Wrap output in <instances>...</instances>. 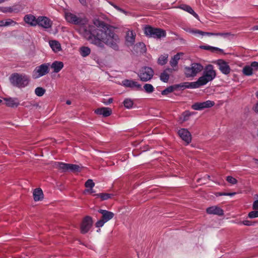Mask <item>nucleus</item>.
<instances>
[{
    "label": "nucleus",
    "instance_id": "nucleus-1",
    "mask_svg": "<svg viewBox=\"0 0 258 258\" xmlns=\"http://www.w3.org/2000/svg\"><path fill=\"white\" fill-rule=\"evenodd\" d=\"M65 18L68 22L82 27L81 33L90 43L100 48H103L106 44L115 50H118V36L114 33L112 26L99 18H94L93 25L88 26V19L85 16L81 17L68 12L66 13Z\"/></svg>",
    "mask_w": 258,
    "mask_h": 258
},
{
    "label": "nucleus",
    "instance_id": "nucleus-2",
    "mask_svg": "<svg viewBox=\"0 0 258 258\" xmlns=\"http://www.w3.org/2000/svg\"><path fill=\"white\" fill-rule=\"evenodd\" d=\"M203 70L202 75L196 81L198 88L206 85L216 77V71L212 64L206 66Z\"/></svg>",
    "mask_w": 258,
    "mask_h": 258
},
{
    "label": "nucleus",
    "instance_id": "nucleus-3",
    "mask_svg": "<svg viewBox=\"0 0 258 258\" xmlns=\"http://www.w3.org/2000/svg\"><path fill=\"white\" fill-rule=\"evenodd\" d=\"M29 77L25 74L14 73L10 77L12 85L19 88L26 87L29 84Z\"/></svg>",
    "mask_w": 258,
    "mask_h": 258
},
{
    "label": "nucleus",
    "instance_id": "nucleus-4",
    "mask_svg": "<svg viewBox=\"0 0 258 258\" xmlns=\"http://www.w3.org/2000/svg\"><path fill=\"white\" fill-rule=\"evenodd\" d=\"M203 70V66L200 63H191L189 66L184 67V74L187 78H194Z\"/></svg>",
    "mask_w": 258,
    "mask_h": 258
},
{
    "label": "nucleus",
    "instance_id": "nucleus-5",
    "mask_svg": "<svg viewBox=\"0 0 258 258\" xmlns=\"http://www.w3.org/2000/svg\"><path fill=\"white\" fill-rule=\"evenodd\" d=\"M145 35L151 38L161 39L166 36V31L160 28H154L150 25H146L144 28Z\"/></svg>",
    "mask_w": 258,
    "mask_h": 258
},
{
    "label": "nucleus",
    "instance_id": "nucleus-6",
    "mask_svg": "<svg viewBox=\"0 0 258 258\" xmlns=\"http://www.w3.org/2000/svg\"><path fill=\"white\" fill-rule=\"evenodd\" d=\"M137 74L141 81L147 82L152 79L154 72L151 67H144L141 68Z\"/></svg>",
    "mask_w": 258,
    "mask_h": 258
},
{
    "label": "nucleus",
    "instance_id": "nucleus-7",
    "mask_svg": "<svg viewBox=\"0 0 258 258\" xmlns=\"http://www.w3.org/2000/svg\"><path fill=\"white\" fill-rule=\"evenodd\" d=\"M54 165L56 168H57L58 169L61 170L62 172H78L80 171V166L76 164H68L60 162H56Z\"/></svg>",
    "mask_w": 258,
    "mask_h": 258
},
{
    "label": "nucleus",
    "instance_id": "nucleus-8",
    "mask_svg": "<svg viewBox=\"0 0 258 258\" xmlns=\"http://www.w3.org/2000/svg\"><path fill=\"white\" fill-rule=\"evenodd\" d=\"M49 63H43L35 68L33 72V77L37 79L49 72Z\"/></svg>",
    "mask_w": 258,
    "mask_h": 258
},
{
    "label": "nucleus",
    "instance_id": "nucleus-9",
    "mask_svg": "<svg viewBox=\"0 0 258 258\" xmlns=\"http://www.w3.org/2000/svg\"><path fill=\"white\" fill-rule=\"evenodd\" d=\"M37 25L45 30L51 28L53 24L52 21L46 16H39L37 17Z\"/></svg>",
    "mask_w": 258,
    "mask_h": 258
},
{
    "label": "nucleus",
    "instance_id": "nucleus-10",
    "mask_svg": "<svg viewBox=\"0 0 258 258\" xmlns=\"http://www.w3.org/2000/svg\"><path fill=\"white\" fill-rule=\"evenodd\" d=\"M215 102L211 100H207L202 102H196L191 105V108L195 110H202L213 107Z\"/></svg>",
    "mask_w": 258,
    "mask_h": 258
},
{
    "label": "nucleus",
    "instance_id": "nucleus-11",
    "mask_svg": "<svg viewBox=\"0 0 258 258\" xmlns=\"http://www.w3.org/2000/svg\"><path fill=\"white\" fill-rule=\"evenodd\" d=\"M216 64L218 67L220 71L224 75H228L231 72L230 67L227 62L223 59H218Z\"/></svg>",
    "mask_w": 258,
    "mask_h": 258
},
{
    "label": "nucleus",
    "instance_id": "nucleus-12",
    "mask_svg": "<svg viewBox=\"0 0 258 258\" xmlns=\"http://www.w3.org/2000/svg\"><path fill=\"white\" fill-rule=\"evenodd\" d=\"M258 70V62L253 61L250 65H246L244 66L242 70V73L244 75L246 76H250L253 74V72Z\"/></svg>",
    "mask_w": 258,
    "mask_h": 258
},
{
    "label": "nucleus",
    "instance_id": "nucleus-13",
    "mask_svg": "<svg viewBox=\"0 0 258 258\" xmlns=\"http://www.w3.org/2000/svg\"><path fill=\"white\" fill-rule=\"evenodd\" d=\"M178 134L180 138L184 141L186 144H188L191 141V135L190 133L186 128H180L178 131Z\"/></svg>",
    "mask_w": 258,
    "mask_h": 258
},
{
    "label": "nucleus",
    "instance_id": "nucleus-14",
    "mask_svg": "<svg viewBox=\"0 0 258 258\" xmlns=\"http://www.w3.org/2000/svg\"><path fill=\"white\" fill-rule=\"evenodd\" d=\"M92 224V220L91 217L86 216L83 219L81 226V231L82 233L88 232Z\"/></svg>",
    "mask_w": 258,
    "mask_h": 258
},
{
    "label": "nucleus",
    "instance_id": "nucleus-15",
    "mask_svg": "<svg viewBox=\"0 0 258 258\" xmlns=\"http://www.w3.org/2000/svg\"><path fill=\"white\" fill-rule=\"evenodd\" d=\"M175 89L184 90L186 88L196 89L198 88L196 82H184L174 85Z\"/></svg>",
    "mask_w": 258,
    "mask_h": 258
},
{
    "label": "nucleus",
    "instance_id": "nucleus-16",
    "mask_svg": "<svg viewBox=\"0 0 258 258\" xmlns=\"http://www.w3.org/2000/svg\"><path fill=\"white\" fill-rule=\"evenodd\" d=\"M177 70V69L167 68L164 70L160 74L159 78L161 81L164 83H167L170 75H171L173 72V71Z\"/></svg>",
    "mask_w": 258,
    "mask_h": 258
},
{
    "label": "nucleus",
    "instance_id": "nucleus-17",
    "mask_svg": "<svg viewBox=\"0 0 258 258\" xmlns=\"http://www.w3.org/2000/svg\"><path fill=\"white\" fill-rule=\"evenodd\" d=\"M4 99L6 101V105L9 107L16 108L20 104L18 98L16 97L5 98Z\"/></svg>",
    "mask_w": 258,
    "mask_h": 258
},
{
    "label": "nucleus",
    "instance_id": "nucleus-18",
    "mask_svg": "<svg viewBox=\"0 0 258 258\" xmlns=\"http://www.w3.org/2000/svg\"><path fill=\"white\" fill-rule=\"evenodd\" d=\"M122 84L126 87L131 88L132 89H136L137 90L141 89V85L137 82L132 80H124L122 82Z\"/></svg>",
    "mask_w": 258,
    "mask_h": 258
},
{
    "label": "nucleus",
    "instance_id": "nucleus-19",
    "mask_svg": "<svg viewBox=\"0 0 258 258\" xmlns=\"http://www.w3.org/2000/svg\"><path fill=\"white\" fill-rule=\"evenodd\" d=\"M206 212L209 214L217 215L218 216H223L224 215V211L220 207L214 206L208 208Z\"/></svg>",
    "mask_w": 258,
    "mask_h": 258
},
{
    "label": "nucleus",
    "instance_id": "nucleus-20",
    "mask_svg": "<svg viewBox=\"0 0 258 258\" xmlns=\"http://www.w3.org/2000/svg\"><path fill=\"white\" fill-rule=\"evenodd\" d=\"M195 34H199L202 36L207 35L208 36H223L226 37L230 35V33H212V32H203L201 30H196L194 32Z\"/></svg>",
    "mask_w": 258,
    "mask_h": 258
},
{
    "label": "nucleus",
    "instance_id": "nucleus-21",
    "mask_svg": "<svg viewBox=\"0 0 258 258\" xmlns=\"http://www.w3.org/2000/svg\"><path fill=\"white\" fill-rule=\"evenodd\" d=\"M24 22L31 26H36L37 25V18L31 14L26 15L24 17Z\"/></svg>",
    "mask_w": 258,
    "mask_h": 258
},
{
    "label": "nucleus",
    "instance_id": "nucleus-22",
    "mask_svg": "<svg viewBox=\"0 0 258 258\" xmlns=\"http://www.w3.org/2000/svg\"><path fill=\"white\" fill-rule=\"evenodd\" d=\"M98 212L102 214V219L106 223L110 220L113 218L114 214L113 212L105 210L100 209Z\"/></svg>",
    "mask_w": 258,
    "mask_h": 258
},
{
    "label": "nucleus",
    "instance_id": "nucleus-23",
    "mask_svg": "<svg viewBox=\"0 0 258 258\" xmlns=\"http://www.w3.org/2000/svg\"><path fill=\"white\" fill-rule=\"evenodd\" d=\"M94 112L98 115H102L103 117H108L111 114L112 110L108 107H101L96 109Z\"/></svg>",
    "mask_w": 258,
    "mask_h": 258
},
{
    "label": "nucleus",
    "instance_id": "nucleus-24",
    "mask_svg": "<svg viewBox=\"0 0 258 258\" xmlns=\"http://www.w3.org/2000/svg\"><path fill=\"white\" fill-rule=\"evenodd\" d=\"M49 45L52 51L57 53L61 50V46L58 41L56 40H51L48 42Z\"/></svg>",
    "mask_w": 258,
    "mask_h": 258
},
{
    "label": "nucleus",
    "instance_id": "nucleus-25",
    "mask_svg": "<svg viewBox=\"0 0 258 258\" xmlns=\"http://www.w3.org/2000/svg\"><path fill=\"white\" fill-rule=\"evenodd\" d=\"M136 36V34L133 31H127L125 40L128 45L132 46L134 44Z\"/></svg>",
    "mask_w": 258,
    "mask_h": 258
},
{
    "label": "nucleus",
    "instance_id": "nucleus-26",
    "mask_svg": "<svg viewBox=\"0 0 258 258\" xmlns=\"http://www.w3.org/2000/svg\"><path fill=\"white\" fill-rule=\"evenodd\" d=\"M179 8L180 9L188 12V13L190 14L197 19H198L199 20H200L198 15L194 11V10L192 9V8L190 6L184 4V5H180L179 7Z\"/></svg>",
    "mask_w": 258,
    "mask_h": 258
},
{
    "label": "nucleus",
    "instance_id": "nucleus-27",
    "mask_svg": "<svg viewBox=\"0 0 258 258\" xmlns=\"http://www.w3.org/2000/svg\"><path fill=\"white\" fill-rule=\"evenodd\" d=\"M64 64L62 61H54L51 64V68L53 69V72L57 73L63 68Z\"/></svg>",
    "mask_w": 258,
    "mask_h": 258
},
{
    "label": "nucleus",
    "instance_id": "nucleus-28",
    "mask_svg": "<svg viewBox=\"0 0 258 258\" xmlns=\"http://www.w3.org/2000/svg\"><path fill=\"white\" fill-rule=\"evenodd\" d=\"M183 55L182 52H178L174 55L170 60V64L173 68L176 67L180 57Z\"/></svg>",
    "mask_w": 258,
    "mask_h": 258
},
{
    "label": "nucleus",
    "instance_id": "nucleus-29",
    "mask_svg": "<svg viewBox=\"0 0 258 258\" xmlns=\"http://www.w3.org/2000/svg\"><path fill=\"white\" fill-rule=\"evenodd\" d=\"M33 198L35 201L41 200L43 198V194L41 188H36L33 191Z\"/></svg>",
    "mask_w": 258,
    "mask_h": 258
},
{
    "label": "nucleus",
    "instance_id": "nucleus-30",
    "mask_svg": "<svg viewBox=\"0 0 258 258\" xmlns=\"http://www.w3.org/2000/svg\"><path fill=\"white\" fill-rule=\"evenodd\" d=\"M79 52L81 55L83 57L88 56L91 53V49L87 46H82L80 48Z\"/></svg>",
    "mask_w": 258,
    "mask_h": 258
},
{
    "label": "nucleus",
    "instance_id": "nucleus-31",
    "mask_svg": "<svg viewBox=\"0 0 258 258\" xmlns=\"http://www.w3.org/2000/svg\"><path fill=\"white\" fill-rule=\"evenodd\" d=\"M194 114H195L194 112H191L189 111H185L184 112H183L182 113V114L180 117V119L182 122L188 120L189 117L191 115H194Z\"/></svg>",
    "mask_w": 258,
    "mask_h": 258
},
{
    "label": "nucleus",
    "instance_id": "nucleus-32",
    "mask_svg": "<svg viewBox=\"0 0 258 258\" xmlns=\"http://www.w3.org/2000/svg\"><path fill=\"white\" fill-rule=\"evenodd\" d=\"M85 185L87 188L85 190V192H89L90 190H92V188L95 186V183L92 179H89L86 181Z\"/></svg>",
    "mask_w": 258,
    "mask_h": 258
},
{
    "label": "nucleus",
    "instance_id": "nucleus-33",
    "mask_svg": "<svg viewBox=\"0 0 258 258\" xmlns=\"http://www.w3.org/2000/svg\"><path fill=\"white\" fill-rule=\"evenodd\" d=\"M200 48L205 50H210L211 52L215 51H222L223 50L216 47L211 46L210 45H202L200 46Z\"/></svg>",
    "mask_w": 258,
    "mask_h": 258
},
{
    "label": "nucleus",
    "instance_id": "nucleus-34",
    "mask_svg": "<svg viewBox=\"0 0 258 258\" xmlns=\"http://www.w3.org/2000/svg\"><path fill=\"white\" fill-rule=\"evenodd\" d=\"M168 57V54L160 55L158 59V63L161 66L167 63Z\"/></svg>",
    "mask_w": 258,
    "mask_h": 258
},
{
    "label": "nucleus",
    "instance_id": "nucleus-35",
    "mask_svg": "<svg viewBox=\"0 0 258 258\" xmlns=\"http://www.w3.org/2000/svg\"><path fill=\"white\" fill-rule=\"evenodd\" d=\"M123 103L124 107L127 109L132 108L134 105L133 101L132 99L128 98L125 99L123 101Z\"/></svg>",
    "mask_w": 258,
    "mask_h": 258
},
{
    "label": "nucleus",
    "instance_id": "nucleus-36",
    "mask_svg": "<svg viewBox=\"0 0 258 258\" xmlns=\"http://www.w3.org/2000/svg\"><path fill=\"white\" fill-rule=\"evenodd\" d=\"M94 196H96L97 197L100 198L102 201H104L110 199L112 195L106 193H101L94 195Z\"/></svg>",
    "mask_w": 258,
    "mask_h": 258
},
{
    "label": "nucleus",
    "instance_id": "nucleus-37",
    "mask_svg": "<svg viewBox=\"0 0 258 258\" xmlns=\"http://www.w3.org/2000/svg\"><path fill=\"white\" fill-rule=\"evenodd\" d=\"M143 88L145 92L147 93H151L154 91V87L150 84H145Z\"/></svg>",
    "mask_w": 258,
    "mask_h": 258
},
{
    "label": "nucleus",
    "instance_id": "nucleus-38",
    "mask_svg": "<svg viewBox=\"0 0 258 258\" xmlns=\"http://www.w3.org/2000/svg\"><path fill=\"white\" fill-rule=\"evenodd\" d=\"M108 2L111 6H112L114 8H115L117 11H118L121 13H122L126 15H127L128 14V12H127V11H125L124 10L120 8L118 6H117L116 5L114 4L113 2H110V1H108Z\"/></svg>",
    "mask_w": 258,
    "mask_h": 258
},
{
    "label": "nucleus",
    "instance_id": "nucleus-39",
    "mask_svg": "<svg viewBox=\"0 0 258 258\" xmlns=\"http://www.w3.org/2000/svg\"><path fill=\"white\" fill-rule=\"evenodd\" d=\"M175 89L174 86H169L167 88H166L165 89L163 90L161 92V94L163 95H168L169 93L172 92Z\"/></svg>",
    "mask_w": 258,
    "mask_h": 258
},
{
    "label": "nucleus",
    "instance_id": "nucleus-40",
    "mask_svg": "<svg viewBox=\"0 0 258 258\" xmlns=\"http://www.w3.org/2000/svg\"><path fill=\"white\" fill-rule=\"evenodd\" d=\"M45 92V90L42 87H37L35 90V94L39 97L43 96Z\"/></svg>",
    "mask_w": 258,
    "mask_h": 258
},
{
    "label": "nucleus",
    "instance_id": "nucleus-41",
    "mask_svg": "<svg viewBox=\"0 0 258 258\" xmlns=\"http://www.w3.org/2000/svg\"><path fill=\"white\" fill-rule=\"evenodd\" d=\"M17 23L11 19H8L5 20V27L9 26H15Z\"/></svg>",
    "mask_w": 258,
    "mask_h": 258
},
{
    "label": "nucleus",
    "instance_id": "nucleus-42",
    "mask_svg": "<svg viewBox=\"0 0 258 258\" xmlns=\"http://www.w3.org/2000/svg\"><path fill=\"white\" fill-rule=\"evenodd\" d=\"M226 180L228 182L232 184H235L237 183V179L231 176H227Z\"/></svg>",
    "mask_w": 258,
    "mask_h": 258
},
{
    "label": "nucleus",
    "instance_id": "nucleus-43",
    "mask_svg": "<svg viewBox=\"0 0 258 258\" xmlns=\"http://www.w3.org/2000/svg\"><path fill=\"white\" fill-rule=\"evenodd\" d=\"M249 218L253 219L258 217V210H254L250 212L248 214Z\"/></svg>",
    "mask_w": 258,
    "mask_h": 258
},
{
    "label": "nucleus",
    "instance_id": "nucleus-44",
    "mask_svg": "<svg viewBox=\"0 0 258 258\" xmlns=\"http://www.w3.org/2000/svg\"><path fill=\"white\" fill-rule=\"evenodd\" d=\"M106 222L101 218L98 220L95 224L96 227L100 228L102 227Z\"/></svg>",
    "mask_w": 258,
    "mask_h": 258
},
{
    "label": "nucleus",
    "instance_id": "nucleus-45",
    "mask_svg": "<svg viewBox=\"0 0 258 258\" xmlns=\"http://www.w3.org/2000/svg\"><path fill=\"white\" fill-rule=\"evenodd\" d=\"M254 224V222H253L249 220H244L240 223V224H243L246 226H251L253 225Z\"/></svg>",
    "mask_w": 258,
    "mask_h": 258
},
{
    "label": "nucleus",
    "instance_id": "nucleus-46",
    "mask_svg": "<svg viewBox=\"0 0 258 258\" xmlns=\"http://www.w3.org/2000/svg\"><path fill=\"white\" fill-rule=\"evenodd\" d=\"M252 209L255 210H258V200H256L253 203Z\"/></svg>",
    "mask_w": 258,
    "mask_h": 258
},
{
    "label": "nucleus",
    "instance_id": "nucleus-47",
    "mask_svg": "<svg viewBox=\"0 0 258 258\" xmlns=\"http://www.w3.org/2000/svg\"><path fill=\"white\" fill-rule=\"evenodd\" d=\"M21 105L25 106V107H29L32 105V104L30 102H23Z\"/></svg>",
    "mask_w": 258,
    "mask_h": 258
},
{
    "label": "nucleus",
    "instance_id": "nucleus-48",
    "mask_svg": "<svg viewBox=\"0 0 258 258\" xmlns=\"http://www.w3.org/2000/svg\"><path fill=\"white\" fill-rule=\"evenodd\" d=\"M252 109L253 111L256 113L258 114V101L256 102V103L253 106Z\"/></svg>",
    "mask_w": 258,
    "mask_h": 258
},
{
    "label": "nucleus",
    "instance_id": "nucleus-49",
    "mask_svg": "<svg viewBox=\"0 0 258 258\" xmlns=\"http://www.w3.org/2000/svg\"><path fill=\"white\" fill-rule=\"evenodd\" d=\"M13 11V9L11 7L5 8V10H3V12L6 13V12H10L11 13Z\"/></svg>",
    "mask_w": 258,
    "mask_h": 258
},
{
    "label": "nucleus",
    "instance_id": "nucleus-50",
    "mask_svg": "<svg viewBox=\"0 0 258 258\" xmlns=\"http://www.w3.org/2000/svg\"><path fill=\"white\" fill-rule=\"evenodd\" d=\"M227 192H219L216 194L217 196H227Z\"/></svg>",
    "mask_w": 258,
    "mask_h": 258
},
{
    "label": "nucleus",
    "instance_id": "nucleus-51",
    "mask_svg": "<svg viewBox=\"0 0 258 258\" xmlns=\"http://www.w3.org/2000/svg\"><path fill=\"white\" fill-rule=\"evenodd\" d=\"M113 101V99L112 98H110L108 99L107 101V102H103V103L105 104H110Z\"/></svg>",
    "mask_w": 258,
    "mask_h": 258
},
{
    "label": "nucleus",
    "instance_id": "nucleus-52",
    "mask_svg": "<svg viewBox=\"0 0 258 258\" xmlns=\"http://www.w3.org/2000/svg\"><path fill=\"white\" fill-rule=\"evenodd\" d=\"M80 2L81 3V4L83 6H86L87 2L86 0H79Z\"/></svg>",
    "mask_w": 258,
    "mask_h": 258
},
{
    "label": "nucleus",
    "instance_id": "nucleus-53",
    "mask_svg": "<svg viewBox=\"0 0 258 258\" xmlns=\"http://www.w3.org/2000/svg\"><path fill=\"white\" fill-rule=\"evenodd\" d=\"M236 195V192H227V196L232 197Z\"/></svg>",
    "mask_w": 258,
    "mask_h": 258
},
{
    "label": "nucleus",
    "instance_id": "nucleus-54",
    "mask_svg": "<svg viewBox=\"0 0 258 258\" xmlns=\"http://www.w3.org/2000/svg\"><path fill=\"white\" fill-rule=\"evenodd\" d=\"M0 27H5V20L0 21Z\"/></svg>",
    "mask_w": 258,
    "mask_h": 258
},
{
    "label": "nucleus",
    "instance_id": "nucleus-55",
    "mask_svg": "<svg viewBox=\"0 0 258 258\" xmlns=\"http://www.w3.org/2000/svg\"><path fill=\"white\" fill-rule=\"evenodd\" d=\"M251 30H258V25H255V26H254L252 28H251Z\"/></svg>",
    "mask_w": 258,
    "mask_h": 258
},
{
    "label": "nucleus",
    "instance_id": "nucleus-56",
    "mask_svg": "<svg viewBox=\"0 0 258 258\" xmlns=\"http://www.w3.org/2000/svg\"><path fill=\"white\" fill-rule=\"evenodd\" d=\"M66 103L68 105H70L71 104V101L69 100H67Z\"/></svg>",
    "mask_w": 258,
    "mask_h": 258
},
{
    "label": "nucleus",
    "instance_id": "nucleus-57",
    "mask_svg": "<svg viewBox=\"0 0 258 258\" xmlns=\"http://www.w3.org/2000/svg\"><path fill=\"white\" fill-rule=\"evenodd\" d=\"M88 193H90V194H93V193H94L95 191L94 190L92 189V190H90L89 192H88Z\"/></svg>",
    "mask_w": 258,
    "mask_h": 258
},
{
    "label": "nucleus",
    "instance_id": "nucleus-58",
    "mask_svg": "<svg viewBox=\"0 0 258 258\" xmlns=\"http://www.w3.org/2000/svg\"><path fill=\"white\" fill-rule=\"evenodd\" d=\"M256 97H257V99H258V91H257V92H256Z\"/></svg>",
    "mask_w": 258,
    "mask_h": 258
},
{
    "label": "nucleus",
    "instance_id": "nucleus-59",
    "mask_svg": "<svg viewBox=\"0 0 258 258\" xmlns=\"http://www.w3.org/2000/svg\"><path fill=\"white\" fill-rule=\"evenodd\" d=\"M100 231V229H99L97 230V232H99Z\"/></svg>",
    "mask_w": 258,
    "mask_h": 258
},
{
    "label": "nucleus",
    "instance_id": "nucleus-60",
    "mask_svg": "<svg viewBox=\"0 0 258 258\" xmlns=\"http://www.w3.org/2000/svg\"><path fill=\"white\" fill-rule=\"evenodd\" d=\"M2 102V100L0 99V103Z\"/></svg>",
    "mask_w": 258,
    "mask_h": 258
},
{
    "label": "nucleus",
    "instance_id": "nucleus-61",
    "mask_svg": "<svg viewBox=\"0 0 258 258\" xmlns=\"http://www.w3.org/2000/svg\"><path fill=\"white\" fill-rule=\"evenodd\" d=\"M257 197H258V195H257Z\"/></svg>",
    "mask_w": 258,
    "mask_h": 258
}]
</instances>
